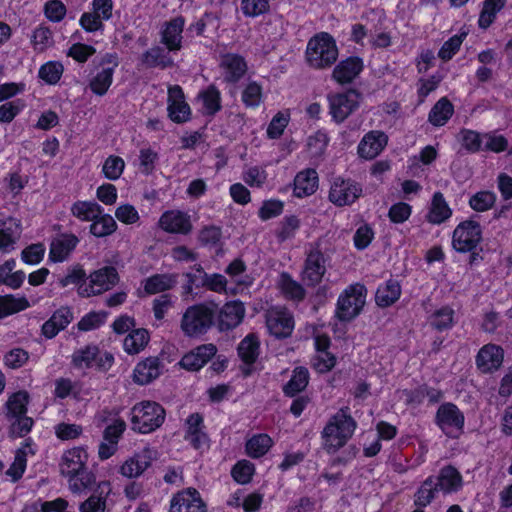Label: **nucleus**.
Segmentation results:
<instances>
[{"mask_svg":"<svg viewBox=\"0 0 512 512\" xmlns=\"http://www.w3.org/2000/svg\"><path fill=\"white\" fill-rule=\"evenodd\" d=\"M112 493V486L109 481L97 483L93 493L79 504L80 512H106L108 497Z\"/></svg>","mask_w":512,"mask_h":512,"instance_id":"25","label":"nucleus"},{"mask_svg":"<svg viewBox=\"0 0 512 512\" xmlns=\"http://www.w3.org/2000/svg\"><path fill=\"white\" fill-rule=\"evenodd\" d=\"M457 140L469 153H477L482 151L483 133L463 128L457 134Z\"/></svg>","mask_w":512,"mask_h":512,"instance_id":"48","label":"nucleus"},{"mask_svg":"<svg viewBox=\"0 0 512 512\" xmlns=\"http://www.w3.org/2000/svg\"><path fill=\"white\" fill-rule=\"evenodd\" d=\"M73 319L72 312L68 308H60L42 326V333L46 338L55 337Z\"/></svg>","mask_w":512,"mask_h":512,"instance_id":"36","label":"nucleus"},{"mask_svg":"<svg viewBox=\"0 0 512 512\" xmlns=\"http://www.w3.org/2000/svg\"><path fill=\"white\" fill-rule=\"evenodd\" d=\"M149 341V335L145 329H136L129 333L124 341L123 348L128 354H138Z\"/></svg>","mask_w":512,"mask_h":512,"instance_id":"49","label":"nucleus"},{"mask_svg":"<svg viewBox=\"0 0 512 512\" xmlns=\"http://www.w3.org/2000/svg\"><path fill=\"white\" fill-rule=\"evenodd\" d=\"M185 18L181 15L176 16L162 25L160 32L161 43L170 52L179 51L182 48L183 30L185 27Z\"/></svg>","mask_w":512,"mask_h":512,"instance_id":"18","label":"nucleus"},{"mask_svg":"<svg viewBox=\"0 0 512 512\" xmlns=\"http://www.w3.org/2000/svg\"><path fill=\"white\" fill-rule=\"evenodd\" d=\"M68 488L74 495H83L96 484V474L87 467L66 478Z\"/></svg>","mask_w":512,"mask_h":512,"instance_id":"34","label":"nucleus"},{"mask_svg":"<svg viewBox=\"0 0 512 512\" xmlns=\"http://www.w3.org/2000/svg\"><path fill=\"white\" fill-rule=\"evenodd\" d=\"M118 65L119 59L116 53H106L101 57L98 63L100 69L89 82V87L94 94L103 96L107 93L112 85L113 75Z\"/></svg>","mask_w":512,"mask_h":512,"instance_id":"10","label":"nucleus"},{"mask_svg":"<svg viewBox=\"0 0 512 512\" xmlns=\"http://www.w3.org/2000/svg\"><path fill=\"white\" fill-rule=\"evenodd\" d=\"M158 153L150 147H144L139 152V170L142 174L153 173L158 162Z\"/></svg>","mask_w":512,"mask_h":512,"instance_id":"60","label":"nucleus"},{"mask_svg":"<svg viewBox=\"0 0 512 512\" xmlns=\"http://www.w3.org/2000/svg\"><path fill=\"white\" fill-rule=\"evenodd\" d=\"M125 168L124 160L116 155H110L106 158L102 166V173L108 180H118L123 174Z\"/></svg>","mask_w":512,"mask_h":512,"instance_id":"56","label":"nucleus"},{"mask_svg":"<svg viewBox=\"0 0 512 512\" xmlns=\"http://www.w3.org/2000/svg\"><path fill=\"white\" fill-rule=\"evenodd\" d=\"M28 306L26 299H17L11 295L0 296V318L19 312Z\"/></svg>","mask_w":512,"mask_h":512,"instance_id":"59","label":"nucleus"},{"mask_svg":"<svg viewBox=\"0 0 512 512\" xmlns=\"http://www.w3.org/2000/svg\"><path fill=\"white\" fill-rule=\"evenodd\" d=\"M454 113L452 103L445 97L438 100L428 114V121L435 127L444 126Z\"/></svg>","mask_w":512,"mask_h":512,"instance_id":"38","label":"nucleus"},{"mask_svg":"<svg viewBox=\"0 0 512 512\" xmlns=\"http://www.w3.org/2000/svg\"><path fill=\"white\" fill-rule=\"evenodd\" d=\"M71 213L81 221L92 222L103 213V208L94 201H77L71 206Z\"/></svg>","mask_w":512,"mask_h":512,"instance_id":"40","label":"nucleus"},{"mask_svg":"<svg viewBox=\"0 0 512 512\" xmlns=\"http://www.w3.org/2000/svg\"><path fill=\"white\" fill-rule=\"evenodd\" d=\"M119 280L115 267L105 266L90 274L88 282H83L78 287V294L82 297H90L101 294L113 288Z\"/></svg>","mask_w":512,"mask_h":512,"instance_id":"7","label":"nucleus"},{"mask_svg":"<svg viewBox=\"0 0 512 512\" xmlns=\"http://www.w3.org/2000/svg\"><path fill=\"white\" fill-rule=\"evenodd\" d=\"M216 353L217 348L214 344H203L185 354L180 364L187 370L197 371L206 365Z\"/></svg>","mask_w":512,"mask_h":512,"instance_id":"28","label":"nucleus"},{"mask_svg":"<svg viewBox=\"0 0 512 512\" xmlns=\"http://www.w3.org/2000/svg\"><path fill=\"white\" fill-rule=\"evenodd\" d=\"M496 202V194L491 191H480L469 199L470 207L477 212H485L491 209Z\"/></svg>","mask_w":512,"mask_h":512,"instance_id":"57","label":"nucleus"},{"mask_svg":"<svg viewBox=\"0 0 512 512\" xmlns=\"http://www.w3.org/2000/svg\"><path fill=\"white\" fill-rule=\"evenodd\" d=\"M305 57L311 68L321 70L331 67L338 58L336 41L326 32L316 34L307 43Z\"/></svg>","mask_w":512,"mask_h":512,"instance_id":"2","label":"nucleus"},{"mask_svg":"<svg viewBox=\"0 0 512 512\" xmlns=\"http://www.w3.org/2000/svg\"><path fill=\"white\" fill-rule=\"evenodd\" d=\"M219 67L223 80L227 83L238 82L247 71V63L244 57L235 53L221 55Z\"/></svg>","mask_w":512,"mask_h":512,"instance_id":"22","label":"nucleus"},{"mask_svg":"<svg viewBox=\"0 0 512 512\" xmlns=\"http://www.w3.org/2000/svg\"><path fill=\"white\" fill-rule=\"evenodd\" d=\"M15 266L16 262L14 259H9L0 265V284H4L12 289H17L22 285L25 274L23 271L13 272Z\"/></svg>","mask_w":512,"mask_h":512,"instance_id":"41","label":"nucleus"},{"mask_svg":"<svg viewBox=\"0 0 512 512\" xmlns=\"http://www.w3.org/2000/svg\"><path fill=\"white\" fill-rule=\"evenodd\" d=\"M29 398L28 392L18 391L13 393L5 404L6 417L10 421L9 434L13 438L26 436L32 428V418L26 415Z\"/></svg>","mask_w":512,"mask_h":512,"instance_id":"3","label":"nucleus"},{"mask_svg":"<svg viewBox=\"0 0 512 512\" xmlns=\"http://www.w3.org/2000/svg\"><path fill=\"white\" fill-rule=\"evenodd\" d=\"M430 324L438 331L451 329L454 324V310L448 306L436 310L430 317Z\"/></svg>","mask_w":512,"mask_h":512,"instance_id":"53","label":"nucleus"},{"mask_svg":"<svg viewBox=\"0 0 512 512\" xmlns=\"http://www.w3.org/2000/svg\"><path fill=\"white\" fill-rule=\"evenodd\" d=\"M272 445L271 438L266 434L253 436L246 443L247 454L253 458H259L267 453Z\"/></svg>","mask_w":512,"mask_h":512,"instance_id":"54","label":"nucleus"},{"mask_svg":"<svg viewBox=\"0 0 512 512\" xmlns=\"http://www.w3.org/2000/svg\"><path fill=\"white\" fill-rule=\"evenodd\" d=\"M89 454L85 447L77 446L64 451L60 461V472L67 478L87 467Z\"/></svg>","mask_w":512,"mask_h":512,"instance_id":"21","label":"nucleus"},{"mask_svg":"<svg viewBox=\"0 0 512 512\" xmlns=\"http://www.w3.org/2000/svg\"><path fill=\"white\" fill-rule=\"evenodd\" d=\"M262 87L255 81L246 84L241 99L247 108H257L262 102Z\"/></svg>","mask_w":512,"mask_h":512,"instance_id":"55","label":"nucleus"},{"mask_svg":"<svg viewBox=\"0 0 512 512\" xmlns=\"http://www.w3.org/2000/svg\"><path fill=\"white\" fill-rule=\"evenodd\" d=\"M78 244L79 238L74 234L63 233L57 235L50 243L49 261L60 263L68 260Z\"/></svg>","mask_w":512,"mask_h":512,"instance_id":"20","label":"nucleus"},{"mask_svg":"<svg viewBox=\"0 0 512 512\" xmlns=\"http://www.w3.org/2000/svg\"><path fill=\"white\" fill-rule=\"evenodd\" d=\"M387 135L379 130H373L364 135L358 145V154L364 159H373L387 145Z\"/></svg>","mask_w":512,"mask_h":512,"instance_id":"27","label":"nucleus"},{"mask_svg":"<svg viewBox=\"0 0 512 512\" xmlns=\"http://www.w3.org/2000/svg\"><path fill=\"white\" fill-rule=\"evenodd\" d=\"M168 113L173 122L183 123L190 119L191 109L184 98L182 88L178 85L168 90Z\"/></svg>","mask_w":512,"mask_h":512,"instance_id":"23","label":"nucleus"},{"mask_svg":"<svg viewBox=\"0 0 512 512\" xmlns=\"http://www.w3.org/2000/svg\"><path fill=\"white\" fill-rule=\"evenodd\" d=\"M260 343L255 334H248L238 345V355L246 364H252L259 355Z\"/></svg>","mask_w":512,"mask_h":512,"instance_id":"44","label":"nucleus"},{"mask_svg":"<svg viewBox=\"0 0 512 512\" xmlns=\"http://www.w3.org/2000/svg\"><path fill=\"white\" fill-rule=\"evenodd\" d=\"M64 67L59 61H48L38 71V77L46 84L55 85L62 77Z\"/></svg>","mask_w":512,"mask_h":512,"instance_id":"52","label":"nucleus"},{"mask_svg":"<svg viewBox=\"0 0 512 512\" xmlns=\"http://www.w3.org/2000/svg\"><path fill=\"white\" fill-rule=\"evenodd\" d=\"M309 382V372L304 367H297L294 369L291 379L284 386L283 391L285 395L293 397L299 392L303 391Z\"/></svg>","mask_w":512,"mask_h":512,"instance_id":"46","label":"nucleus"},{"mask_svg":"<svg viewBox=\"0 0 512 512\" xmlns=\"http://www.w3.org/2000/svg\"><path fill=\"white\" fill-rule=\"evenodd\" d=\"M279 287L284 296L290 300L301 301L306 294L303 286L285 272L280 275Z\"/></svg>","mask_w":512,"mask_h":512,"instance_id":"47","label":"nucleus"},{"mask_svg":"<svg viewBox=\"0 0 512 512\" xmlns=\"http://www.w3.org/2000/svg\"><path fill=\"white\" fill-rule=\"evenodd\" d=\"M434 480L439 492L443 494L458 492L463 485L462 475L450 465L443 467L439 474L434 476Z\"/></svg>","mask_w":512,"mask_h":512,"instance_id":"31","label":"nucleus"},{"mask_svg":"<svg viewBox=\"0 0 512 512\" xmlns=\"http://www.w3.org/2000/svg\"><path fill=\"white\" fill-rule=\"evenodd\" d=\"M160 360L157 357H149L139 362L133 371V380L139 385H146L159 377Z\"/></svg>","mask_w":512,"mask_h":512,"instance_id":"33","label":"nucleus"},{"mask_svg":"<svg viewBox=\"0 0 512 512\" xmlns=\"http://www.w3.org/2000/svg\"><path fill=\"white\" fill-rule=\"evenodd\" d=\"M300 227V220L298 217L291 215L285 216L280 222L276 232V237L279 242H285L293 238Z\"/></svg>","mask_w":512,"mask_h":512,"instance_id":"58","label":"nucleus"},{"mask_svg":"<svg viewBox=\"0 0 512 512\" xmlns=\"http://www.w3.org/2000/svg\"><path fill=\"white\" fill-rule=\"evenodd\" d=\"M216 312L213 305L196 304L188 307L181 318V331L188 337L205 334L213 325Z\"/></svg>","mask_w":512,"mask_h":512,"instance_id":"4","label":"nucleus"},{"mask_svg":"<svg viewBox=\"0 0 512 512\" xmlns=\"http://www.w3.org/2000/svg\"><path fill=\"white\" fill-rule=\"evenodd\" d=\"M464 415L452 403L442 404L436 413V423L449 437H457L464 427Z\"/></svg>","mask_w":512,"mask_h":512,"instance_id":"14","label":"nucleus"},{"mask_svg":"<svg viewBox=\"0 0 512 512\" xmlns=\"http://www.w3.org/2000/svg\"><path fill=\"white\" fill-rule=\"evenodd\" d=\"M482 238V231L480 225L471 220L461 222L455 228L452 237L453 248L458 252H471L473 251Z\"/></svg>","mask_w":512,"mask_h":512,"instance_id":"13","label":"nucleus"},{"mask_svg":"<svg viewBox=\"0 0 512 512\" xmlns=\"http://www.w3.org/2000/svg\"><path fill=\"white\" fill-rule=\"evenodd\" d=\"M363 70V61L359 57H348L340 61L332 72V79L339 84L351 83Z\"/></svg>","mask_w":512,"mask_h":512,"instance_id":"29","label":"nucleus"},{"mask_svg":"<svg viewBox=\"0 0 512 512\" xmlns=\"http://www.w3.org/2000/svg\"><path fill=\"white\" fill-rule=\"evenodd\" d=\"M130 416L132 429L147 434L155 431L163 424L165 410L156 402L141 401L131 408Z\"/></svg>","mask_w":512,"mask_h":512,"instance_id":"5","label":"nucleus"},{"mask_svg":"<svg viewBox=\"0 0 512 512\" xmlns=\"http://www.w3.org/2000/svg\"><path fill=\"white\" fill-rule=\"evenodd\" d=\"M466 35L467 34L465 32L456 34L449 38L446 42H444V44L442 45L438 52L439 58L442 59L443 61L450 60L460 49Z\"/></svg>","mask_w":512,"mask_h":512,"instance_id":"62","label":"nucleus"},{"mask_svg":"<svg viewBox=\"0 0 512 512\" xmlns=\"http://www.w3.org/2000/svg\"><path fill=\"white\" fill-rule=\"evenodd\" d=\"M72 365L79 370L95 367L97 370L106 372L114 364V356L107 351H100L95 345H87L73 352L71 356Z\"/></svg>","mask_w":512,"mask_h":512,"instance_id":"6","label":"nucleus"},{"mask_svg":"<svg viewBox=\"0 0 512 512\" xmlns=\"http://www.w3.org/2000/svg\"><path fill=\"white\" fill-rule=\"evenodd\" d=\"M159 226L168 233L187 235L192 229L191 216L181 210L165 211L160 219Z\"/></svg>","mask_w":512,"mask_h":512,"instance_id":"17","label":"nucleus"},{"mask_svg":"<svg viewBox=\"0 0 512 512\" xmlns=\"http://www.w3.org/2000/svg\"><path fill=\"white\" fill-rule=\"evenodd\" d=\"M435 483L434 476H429L418 488L414 494V504L417 509H423L435 499L439 492Z\"/></svg>","mask_w":512,"mask_h":512,"instance_id":"42","label":"nucleus"},{"mask_svg":"<svg viewBox=\"0 0 512 512\" xmlns=\"http://www.w3.org/2000/svg\"><path fill=\"white\" fill-rule=\"evenodd\" d=\"M508 147L507 139L495 132L483 133L482 151H492L495 153L503 152Z\"/></svg>","mask_w":512,"mask_h":512,"instance_id":"63","label":"nucleus"},{"mask_svg":"<svg viewBox=\"0 0 512 512\" xmlns=\"http://www.w3.org/2000/svg\"><path fill=\"white\" fill-rule=\"evenodd\" d=\"M365 304V287L361 284L351 285L337 301L336 316L341 321L355 318Z\"/></svg>","mask_w":512,"mask_h":512,"instance_id":"8","label":"nucleus"},{"mask_svg":"<svg viewBox=\"0 0 512 512\" xmlns=\"http://www.w3.org/2000/svg\"><path fill=\"white\" fill-rule=\"evenodd\" d=\"M175 284V276L156 274L146 279L144 289L148 294H156L171 289Z\"/></svg>","mask_w":512,"mask_h":512,"instance_id":"50","label":"nucleus"},{"mask_svg":"<svg viewBox=\"0 0 512 512\" xmlns=\"http://www.w3.org/2000/svg\"><path fill=\"white\" fill-rule=\"evenodd\" d=\"M198 98L202 101V111L205 115H215L222 107L221 93L214 85L201 91Z\"/></svg>","mask_w":512,"mask_h":512,"instance_id":"43","label":"nucleus"},{"mask_svg":"<svg viewBox=\"0 0 512 512\" xmlns=\"http://www.w3.org/2000/svg\"><path fill=\"white\" fill-rule=\"evenodd\" d=\"M361 95L354 89L343 93H336L328 97L329 113L337 123H342L360 105Z\"/></svg>","mask_w":512,"mask_h":512,"instance_id":"11","label":"nucleus"},{"mask_svg":"<svg viewBox=\"0 0 512 512\" xmlns=\"http://www.w3.org/2000/svg\"><path fill=\"white\" fill-rule=\"evenodd\" d=\"M156 451L146 447L127 458L119 468V473L125 478L140 477L152 464Z\"/></svg>","mask_w":512,"mask_h":512,"instance_id":"16","label":"nucleus"},{"mask_svg":"<svg viewBox=\"0 0 512 512\" xmlns=\"http://www.w3.org/2000/svg\"><path fill=\"white\" fill-rule=\"evenodd\" d=\"M269 9V0H241V11L246 17H258L267 13Z\"/></svg>","mask_w":512,"mask_h":512,"instance_id":"61","label":"nucleus"},{"mask_svg":"<svg viewBox=\"0 0 512 512\" xmlns=\"http://www.w3.org/2000/svg\"><path fill=\"white\" fill-rule=\"evenodd\" d=\"M266 325L275 337L286 338L294 329L293 316L286 308L272 307L266 313Z\"/></svg>","mask_w":512,"mask_h":512,"instance_id":"15","label":"nucleus"},{"mask_svg":"<svg viewBox=\"0 0 512 512\" xmlns=\"http://www.w3.org/2000/svg\"><path fill=\"white\" fill-rule=\"evenodd\" d=\"M318 173L313 168L298 172L294 178L293 193L298 198L310 196L318 189Z\"/></svg>","mask_w":512,"mask_h":512,"instance_id":"32","label":"nucleus"},{"mask_svg":"<svg viewBox=\"0 0 512 512\" xmlns=\"http://www.w3.org/2000/svg\"><path fill=\"white\" fill-rule=\"evenodd\" d=\"M245 315V308L241 302L226 303L218 312V327L221 331L230 330L238 326Z\"/></svg>","mask_w":512,"mask_h":512,"instance_id":"30","label":"nucleus"},{"mask_svg":"<svg viewBox=\"0 0 512 512\" xmlns=\"http://www.w3.org/2000/svg\"><path fill=\"white\" fill-rule=\"evenodd\" d=\"M357 428L349 407L340 408L332 415L321 431L322 447L328 454H335L352 438Z\"/></svg>","mask_w":512,"mask_h":512,"instance_id":"1","label":"nucleus"},{"mask_svg":"<svg viewBox=\"0 0 512 512\" xmlns=\"http://www.w3.org/2000/svg\"><path fill=\"white\" fill-rule=\"evenodd\" d=\"M169 512H206V506L197 490L187 489L172 498Z\"/></svg>","mask_w":512,"mask_h":512,"instance_id":"24","label":"nucleus"},{"mask_svg":"<svg viewBox=\"0 0 512 512\" xmlns=\"http://www.w3.org/2000/svg\"><path fill=\"white\" fill-rule=\"evenodd\" d=\"M504 351L496 344H486L480 348L476 355V366L485 374L497 371L503 363Z\"/></svg>","mask_w":512,"mask_h":512,"instance_id":"19","label":"nucleus"},{"mask_svg":"<svg viewBox=\"0 0 512 512\" xmlns=\"http://www.w3.org/2000/svg\"><path fill=\"white\" fill-rule=\"evenodd\" d=\"M452 210L441 192L433 194L426 219L429 223L439 225L448 220Z\"/></svg>","mask_w":512,"mask_h":512,"instance_id":"35","label":"nucleus"},{"mask_svg":"<svg viewBox=\"0 0 512 512\" xmlns=\"http://www.w3.org/2000/svg\"><path fill=\"white\" fill-rule=\"evenodd\" d=\"M284 209V203L278 199H269L263 201L258 211V217L262 221L278 217L282 214Z\"/></svg>","mask_w":512,"mask_h":512,"instance_id":"64","label":"nucleus"},{"mask_svg":"<svg viewBox=\"0 0 512 512\" xmlns=\"http://www.w3.org/2000/svg\"><path fill=\"white\" fill-rule=\"evenodd\" d=\"M142 63L148 68H166L173 64L172 59L162 47L154 46L142 55Z\"/></svg>","mask_w":512,"mask_h":512,"instance_id":"45","label":"nucleus"},{"mask_svg":"<svg viewBox=\"0 0 512 512\" xmlns=\"http://www.w3.org/2000/svg\"><path fill=\"white\" fill-rule=\"evenodd\" d=\"M328 258L324 255L319 245H312L306 253L302 280L307 286L319 284L326 273Z\"/></svg>","mask_w":512,"mask_h":512,"instance_id":"9","label":"nucleus"},{"mask_svg":"<svg viewBox=\"0 0 512 512\" xmlns=\"http://www.w3.org/2000/svg\"><path fill=\"white\" fill-rule=\"evenodd\" d=\"M117 229V223L109 214H100L92 221L90 232L96 237H105L113 234Z\"/></svg>","mask_w":512,"mask_h":512,"instance_id":"51","label":"nucleus"},{"mask_svg":"<svg viewBox=\"0 0 512 512\" xmlns=\"http://www.w3.org/2000/svg\"><path fill=\"white\" fill-rule=\"evenodd\" d=\"M362 186L354 180L335 178L330 186L328 198L338 207L353 204L361 195Z\"/></svg>","mask_w":512,"mask_h":512,"instance_id":"12","label":"nucleus"},{"mask_svg":"<svg viewBox=\"0 0 512 512\" xmlns=\"http://www.w3.org/2000/svg\"><path fill=\"white\" fill-rule=\"evenodd\" d=\"M184 439L195 449L208 446V436L204 432L203 417L199 413H193L186 419Z\"/></svg>","mask_w":512,"mask_h":512,"instance_id":"26","label":"nucleus"},{"mask_svg":"<svg viewBox=\"0 0 512 512\" xmlns=\"http://www.w3.org/2000/svg\"><path fill=\"white\" fill-rule=\"evenodd\" d=\"M20 232V226L14 219L0 223V251L2 253L14 250Z\"/></svg>","mask_w":512,"mask_h":512,"instance_id":"37","label":"nucleus"},{"mask_svg":"<svg viewBox=\"0 0 512 512\" xmlns=\"http://www.w3.org/2000/svg\"><path fill=\"white\" fill-rule=\"evenodd\" d=\"M401 295V288L396 280H388L380 285L376 291V303L381 307H388L396 302Z\"/></svg>","mask_w":512,"mask_h":512,"instance_id":"39","label":"nucleus"}]
</instances>
